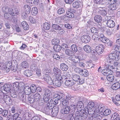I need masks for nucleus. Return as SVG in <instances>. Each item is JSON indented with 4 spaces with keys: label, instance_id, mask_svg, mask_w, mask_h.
Instances as JSON below:
<instances>
[{
    "label": "nucleus",
    "instance_id": "obj_45",
    "mask_svg": "<svg viewBox=\"0 0 120 120\" xmlns=\"http://www.w3.org/2000/svg\"><path fill=\"white\" fill-rule=\"evenodd\" d=\"M111 112V110L109 109H106L104 112H103V114L105 116L109 115L110 114Z\"/></svg>",
    "mask_w": 120,
    "mask_h": 120
},
{
    "label": "nucleus",
    "instance_id": "obj_2",
    "mask_svg": "<svg viewBox=\"0 0 120 120\" xmlns=\"http://www.w3.org/2000/svg\"><path fill=\"white\" fill-rule=\"evenodd\" d=\"M51 94V91L47 90H46L44 96V99L45 102L47 103V106L46 109H45V111L46 113L48 114H49L51 113L52 108V103L51 104V102L49 101L50 100V101L52 100V99L50 98V96Z\"/></svg>",
    "mask_w": 120,
    "mask_h": 120
},
{
    "label": "nucleus",
    "instance_id": "obj_10",
    "mask_svg": "<svg viewBox=\"0 0 120 120\" xmlns=\"http://www.w3.org/2000/svg\"><path fill=\"white\" fill-rule=\"evenodd\" d=\"M82 3L81 2L76 1L73 3V7L75 8H78L81 7Z\"/></svg>",
    "mask_w": 120,
    "mask_h": 120
},
{
    "label": "nucleus",
    "instance_id": "obj_11",
    "mask_svg": "<svg viewBox=\"0 0 120 120\" xmlns=\"http://www.w3.org/2000/svg\"><path fill=\"white\" fill-rule=\"evenodd\" d=\"M24 12L27 15L30 13L31 11L30 7L28 5H25L24 7Z\"/></svg>",
    "mask_w": 120,
    "mask_h": 120
},
{
    "label": "nucleus",
    "instance_id": "obj_19",
    "mask_svg": "<svg viewBox=\"0 0 120 120\" xmlns=\"http://www.w3.org/2000/svg\"><path fill=\"white\" fill-rule=\"evenodd\" d=\"M33 97L34 101L36 102L39 101L41 98L40 95L38 93L35 94L34 95Z\"/></svg>",
    "mask_w": 120,
    "mask_h": 120
},
{
    "label": "nucleus",
    "instance_id": "obj_38",
    "mask_svg": "<svg viewBox=\"0 0 120 120\" xmlns=\"http://www.w3.org/2000/svg\"><path fill=\"white\" fill-rule=\"evenodd\" d=\"M21 66L22 68H26L29 67V65L27 62L25 61L22 62V63Z\"/></svg>",
    "mask_w": 120,
    "mask_h": 120
},
{
    "label": "nucleus",
    "instance_id": "obj_52",
    "mask_svg": "<svg viewBox=\"0 0 120 120\" xmlns=\"http://www.w3.org/2000/svg\"><path fill=\"white\" fill-rule=\"evenodd\" d=\"M65 52L66 54L69 56H72V54H73V52L71 51L70 49H67L65 51Z\"/></svg>",
    "mask_w": 120,
    "mask_h": 120
},
{
    "label": "nucleus",
    "instance_id": "obj_35",
    "mask_svg": "<svg viewBox=\"0 0 120 120\" xmlns=\"http://www.w3.org/2000/svg\"><path fill=\"white\" fill-rule=\"evenodd\" d=\"M44 28L46 30H48L49 29L50 25L47 22H45L43 24Z\"/></svg>",
    "mask_w": 120,
    "mask_h": 120
},
{
    "label": "nucleus",
    "instance_id": "obj_40",
    "mask_svg": "<svg viewBox=\"0 0 120 120\" xmlns=\"http://www.w3.org/2000/svg\"><path fill=\"white\" fill-rule=\"evenodd\" d=\"M59 42L60 41L57 39L54 38L52 41V44L54 45H58Z\"/></svg>",
    "mask_w": 120,
    "mask_h": 120
},
{
    "label": "nucleus",
    "instance_id": "obj_25",
    "mask_svg": "<svg viewBox=\"0 0 120 120\" xmlns=\"http://www.w3.org/2000/svg\"><path fill=\"white\" fill-rule=\"evenodd\" d=\"M24 91L25 94L26 95L30 94L31 92L30 88L28 86H26L25 87Z\"/></svg>",
    "mask_w": 120,
    "mask_h": 120
},
{
    "label": "nucleus",
    "instance_id": "obj_37",
    "mask_svg": "<svg viewBox=\"0 0 120 120\" xmlns=\"http://www.w3.org/2000/svg\"><path fill=\"white\" fill-rule=\"evenodd\" d=\"M31 91L32 93H34L36 92L37 90L36 86L34 85H32L30 87Z\"/></svg>",
    "mask_w": 120,
    "mask_h": 120
},
{
    "label": "nucleus",
    "instance_id": "obj_20",
    "mask_svg": "<svg viewBox=\"0 0 120 120\" xmlns=\"http://www.w3.org/2000/svg\"><path fill=\"white\" fill-rule=\"evenodd\" d=\"M99 10L98 11V13L102 15L105 16L106 15L107 13L106 11L104 8H100Z\"/></svg>",
    "mask_w": 120,
    "mask_h": 120
},
{
    "label": "nucleus",
    "instance_id": "obj_27",
    "mask_svg": "<svg viewBox=\"0 0 120 120\" xmlns=\"http://www.w3.org/2000/svg\"><path fill=\"white\" fill-rule=\"evenodd\" d=\"M60 67L61 69L63 71H66L68 69V67L67 65L64 63L61 64L60 65Z\"/></svg>",
    "mask_w": 120,
    "mask_h": 120
},
{
    "label": "nucleus",
    "instance_id": "obj_42",
    "mask_svg": "<svg viewBox=\"0 0 120 120\" xmlns=\"http://www.w3.org/2000/svg\"><path fill=\"white\" fill-rule=\"evenodd\" d=\"M107 79L108 81L112 82L114 79V77L112 74H111L107 76Z\"/></svg>",
    "mask_w": 120,
    "mask_h": 120
},
{
    "label": "nucleus",
    "instance_id": "obj_26",
    "mask_svg": "<svg viewBox=\"0 0 120 120\" xmlns=\"http://www.w3.org/2000/svg\"><path fill=\"white\" fill-rule=\"evenodd\" d=\"M94 20L98 23L101 22L102 20V18L100 15H97L94 17Z\"/></svg>",
    "mask_w": 120,
    "mask_h": 120
},
{
    "label": "nucleus",
    "instance_id": "obj_22",
    "mask_svg": "<svg viewBox=\"0 0 120 120\" xmlns=\"http://www.w3.org/2000/svg\"><path fill=\"white\" fill-rule=\"evenodd\" d=\"M5 66L7 71H9L11 69L12 66V64L11 61H7L6 63Z\"/></svg>",
    "mask_w": 120,
    "mask_h": 120
},
{
    "label": "nucleus",
    "instance_id": "obj_17",
    "mask_svg": "<svg viewBox=\"0 0 120 120\" xmlns=\"http://www.w3.org/2000/svg\"><path fill=\"white\" fill-rule=\"evenodd\" d=\"M107 25L110 28H113L115 26V23L114 22L111 20H108L107 22Z\"/></svg>",
    "mask_w": 120,
    "mask_h": 120
},
{
    "label": "nucleus",
    "instance_id": "obj_62",
    "mask_svg": "<svg viewBox=\"0 0 120 120\" xmlns=\"http://www.w3.org/2000/svg\"><path fill=\"white\" fill-rule=\"evenodd\" d=\"M53 57L54 59L57 60H59L60 59V56L56 53L53 54Z\"/></svg>",
    "mask_w": 120,
    "mask_h": 120
},
{
    "label": "nucleus",
    "instance_id": "obj_41",
    "mask_svg": "<svg viewBox=\"0 0 120 120\" xmlns=\"http://www.w3.org/2000/svg\"><path fill=\"white\" fill-rule=\"evenodd\" d=\"M109 8V9L113 11L117 9V7L115 4H110Z\"/></svg>",
    "mask_w": 120,
    "mask_h": 120
},
{
    "label": "nucleus",
    "instance_id": "obj_56",
    "mask_svg": "<svg viewBox=\"0 0 120 120\" xmlns=\"http://www.w3.org/2000/svg\"><path fill=\"white\" fill-rule=\"evenodd\" d=\"M19 86V83L18 82H14L13 84V87L14 89H17Z\"/></svg>",
    "mask_w": 120,
    "mask_h": 120
},
{
    "label": "nucleus",
    "instance_id": "obj_7",
    "mask_svg": "<svg viewBox=\"0 0 120 120\" xmlns=\"http://www.w3.org/2000/svg\"><path fill=\"white\" fill-rule=\"evenodd\" d=\"M9 13L13 16H17L19 14L18 9L15 8L13 9L11 8H10L9 10Z\"/></svg>",
    "mask_w": 120,
    "mask_h": 120
},
{
    "label": "nucleus",
    "instance_id": "obj_5",
    "mask_svg": "<svg viewBox=\"0 0 120 120\" xmlns=\"http://www.w3.org/2000/svg\"><path fill=\"white\" fill-rule=\"evenodd\" d=\"M63 78L61 76L59 77L56 76V78L54 79V81H53V86L56 87H59L61 85V82L62 81Z\"/></svg>",
    "mask_w": 120,
    "mask_h": 120
},
{
    "label": "nucleus",
    "instance_id": "obj_28",
    "mask_svg": "<svg viewBox=\"0 0 120 120\" xmlns=\"http://www.w3.org/2000/svg\"><path fill=\"white\" fill-rule=\"evenodd\" d=\"M84 50L87 53L90 52H91V49L90 46L88 45H85L83 48Z\"/></svg>",
    "mask_w": 120,
    "mask_h": 120
},
{
    "label": "nucleus",
    "instance_id": "obj_33",
    "mask_svg": "<svg viewBox=\"0 0 120 120\" xmlns=\"http://www.w3.org/2000/svg\"><path fill=\"white\" fill-rule=\"evenodd\" d=\"M24 74L28 77H30L32 74L31 71L30 70H26L24 72Z\"/></svg>",
    "mask_w": 120,
    "mask_h": 120
},
{
    "label": "nucleus",
    "instance_id": "obj_16",
    "mask_svg": "<svg viewBox=\"0 0 120 120\" xmlns=\"http://www.w3.org/2000/svg\"><path fill=\"white\" fill-rule=\"evenodd\" d=\"M120 116L117 112H115L113 113L110 118V120H117L118 118L120 117Z\"/></svg>",
    "mask_w": 120,
    "mask_h": 120
},
{
    "label": "nucleus",
    "instance_id": "obj_59",
    "mask_svg": "<svg viewBox=\"0 0 120 120\" xmlns=\"http://www.w3.org/2000/svg\"><path fill=\"white\" fill-rule=\"evenodd\" d=\"M91 32L94 34H97L98 33V31L97 29L94 27H93L91 29Z\"/></svg>",
    "mask_w": 120,
    "mask_h": 120
},
{
    "label": "nucleus",
    "instance_id": "obj_47",
    "mask_svg": "<svg viewBox=\"0 0 120 120\" xmlns=\"http://www.w3.org/2000/svg\"><path fill=\"white\" fill-rule=\"evenodd\" d=\"M0 69L2 70H5L6 69V66L5 63L3 62H1L0 63Z\"/></svg>",
    "mask_w": 120,
    "mask_h": 120
},
{
    "label": "nucleus",
    "instance_id": "obj_55",
    "mask_svg": "<svg viewBox=\"0 0 120 120\" xmlns=\"http://www.w3.org/2000/svg\"><path fill=\"white\" fill-rule=\"evenodd\" d=\"M11 15L10 14H9L8 13H5L4 14V18L7 19H10L11 16Z\"/></svg>",
    "mask_w": 120,
    "mask_h": 120
},
{
    "label": "nucleus",
    "instance_id": "obj_32",
    "mask_svg": "<svg viewBox=\"0 0 120 120\" xmlns=\"http://www.w3.org/2000/svg\"><path fill=\"white\" fill-rule=\"evenodd\" d=\"M63 110L64 111V113L68 114L70 111V106H65Z\"/></svg>",
    "mask_w": 120,
    "mask_h": 120
},
{
    "label": "nucleus",
    "instance_id": "obj_9",
    "mask_svg": "<svg viewBox=\"0 0 120 120\" xmlns=\"http://www.w3.org/2000/svg\"><path fill=\"white\" fill-rule=\"evenodd\" d=\"M4 99L5 103L8 105H10L12 104V100L9 96L6 95L4 97Z\"/></svg>",
    "mask_w": 120,
    "mask_h": 120
},
{
    "label": "nucleus",
    "instance_id": "obj_13",
    "mask_svg": "<svg viewBox=\"0 0 120 120\" xmlns=\"http://www.w3.org/2000/svg\"><path fill=\"white\" fill-rule=\"evenodd\" d=\"M53 71L55 75H56V76H57L58 77H59L60 75L61 76V71L59 68H54L53 69Z\"/></svg>",
    "mask_w": 120,
    "mask_h": 120
},
{
    "label": "nucleus",
    "instance_id": "obj_64",
    "mask_svg": "<svg viewBox=\"0 0 120 120\" xmlns=\"http://www.w3.org/2000/svg\"><path fill=\"white\" fill-rule=\"evenodd\" d=\"M97 53L96 50H93L91 51V54L93 56H94L96 55Z\"/></svg>",
    "mask_w": 120,
    "mask_h": 120
},
{
    "label": "nucleus",
    "instance_id": "obj_39",
    "mask_svg": "<svg viewBox=\"0 0 120 120\" xmlns=\"http://www.w3.org/2000/svg\"><path fill=\"white\" fill-rule=\"evenodd\" d=\"M72 60L75 63H80V60L77 57H75L74 56H73L72 58Z\"/></svg>",
    "mask_w": 120,
    "mask_h": 120
},
{
    "label": "nucleus",
    "instance_id": "obj_3",
    "mask_svg": "<svg viewBox=\"0 0 120 120\" xmlns=\"http://www.w3.org/2000/svg\"><path fill=\"white\" fill-rule=\"evenodd\" d=\"M105 69L103 70L102 71V73L105 75L107 76L109 75L112 74L113 73L112 71H116L117 68H114L112 66L111 64H108L105 66Z\"/></svg>",
    "mask_w": 120,
    "mask_h": 120
},
{
    "label": "nucleus",
    "instance_id": "obj_29",
    "mask_svg": "<svg viewBox=\"0 0 120 120\" xmlns=\"http://www.w3.org/2000/svg\"><path fill=\"white\" fill-rule=\"evenodd\" d=\"M66 15L67 17L69 18H73L74 17L73 13L69 11H67Z\"/></svg>",
    "mask_w": 120,
    "mask_h": 120
},
{
    "label": "nucleus",
    "instance_id": "obj_31",
    "mask_svg": "<svg viewBox=\"0 0 120 120\" xmlns=\"http://www.w3.org/2000/svg\"><path fill=\"white\" fill-rule=\"evenodd\" d=\"M52 27L53 29L57 30H61V27L58 24H53L52 25Z\"/></svg>",
    "mask_w": 120,
    "mask_h": 120
},
{
    "label": "nucleus",
    "instance_id": "obj_60",
    "mask_svg": "<svg viewBox=\"0 0 120 120\" xmlns=\"http://www.w3.org/2000/svg\"><path fill=\"white\" fill-rule=\"evenodd\" d=\"M87 64L89 67L91 68H94L95 66V65L90 62H87Z\"/></svg>",
    "mask_w": 120,
    "mask_h": 120
},
{
    "label": "nucleus",
    "instance_id": "obj_1",
    "mask_svg": "<svg viewBox=\"0 0 120 120\" xmlns=\"http://www.w3.org/2000/svg\"><path fill=\"white\" fill-rule=\"evenodd\" d=\"M104 108V106L103 104H100L97 106H95L93 108L94 111H92V113L90 111L89 114L90 115H92V117L93 118L98 117L99 119H100L103 116V111Z\"/></svg>",
    "mask_w": 120,
    "mask_h": 120
},
{
    "label": "nucleus",
    "instance_id": "obj_50",
    "mask_svg": "<svg viewBox=\"0 0 120 120\" xmlns=\"http://www.w3.org/2000/svg\"><path fill=\"white\" fill-rule=\"evenodd\" d=\"M69 101L65 99L62 101V104L64 106H68L69 103Z\"/></svg>",
    "mask_w": 120,
    "mask_h": 120
},
{
    "label": "nucleus",
    "instance_id": "obj_8",
    "mask_svg": "<svg viewBox=\"0 0 120 120\" xmlns=\"http://www.w3.org/2000/svg\"><path fill=\"white\" fill-rule=\"evenodd\" d=\"M72 79L74 81L78 82H79V83H78L79 84H82V80H81L80 77L76 75H73L72 77Z\"/></svg>",
    "mask_w": 120,
    "mask_h": 120
},
{
    "label": "nucleus",
    "instance_id": "obj_63",
    "mask_svg": "<svg viewBox=\"0 0 120 120\" xmlns=\"http://www.w3.org/2000/svg\"><path fill=\"white\" fill-rule=\"evenodd\" d=\"M83 72H84V73H83V76L86 77L88 76V73L87 70L84 69V70H83Z\"/></svg>",
    "mask_w": 120,
    "mask_h": 120
},
{
    "label": "nucleus",
    "instance_id": "obj_46",
    "mask_svg": "<svg viewBox=\"0 0 120 120\" xmlns=\"http://www.w3.org/2000/svg\"><path fill=\"white\" fill-rule=\"evenodd\" d=\"M58 112V110H56L55 109H52L51 113L52 115L54 116L57 115Z\"/></svg>",
    "mask_w": 120,
    "mask_h": 120
},
{
    "label": "nucleus",
    "instance_id": "obj_15",
    "mask_svg": "<svg viewBox=\"0 0 120 120\" xmlns=\"http://www.w3.org/2000/svg\"><path fill=\"white\" fill-rule=\"evenodd\" d=\"M120 84V80L113 84L112 86V88L113 90H116L119 88Z\"/></svg>",
    "mask_w": 120,
    "mask_h": 120
},
{
    "label": "nucleus",
    "instance_id": "obj_49",
    "mask_svg": "<svg viewBox=\"0 0 120 120\" xmlns=\"http://www.w3.org/2000/svg\"><path fill=\"white\" fill-rule=\"evenodd\" d=\"M65 99H64L65 100H67L68 101L69 100H71V95L67 93L65 94Z\"/></svg>",
    "mask_w": 120,
    "mask_h": 120
},
{
    "label": "nucleus",
    "instance_id": "obj_61",
    "mask_svg": "<svg viewBox=\"0 0 120 120\" xmlns=\"http://www.w3.org/2000/svg\"><path fill=\"white\" fill-rule=\"evenodd\" d=\"M116 0H109L108 3L109 4H116Z\"/></svg>",
    "mask_w": 120,
    "mask_h": 120
},
{
    "label": "nucleus",
    "instance_id": "obj_14",
    "mask_svg": "<svg viewBox=\"0 0 120 120\" xmlns=\"http://www.w3.org/2000/svg\"><path fill=\"white\" fill-rule=\"evenodd\" d=\"M74 84V82L72 80H67L65 82V85L68 86H72Z\"/></svg>",
    "mask_w": 120,
    "mask_h": 120
},
{
    "label": "nucleus",
    "instance_id": "obj_48",
    "mask_svg": "<svg viewBox=\"0 0 120 120\" xmlns=\"http://www.w3.org/2000/svg\"><path fill=\"white\" fill-rule=\"evenodd\" d=\"M51 77L48 74H45L44 75V77H43V79L46 82L48 80L50 79Z\"/></svg>",
    "mask_w": 120,
    "mask_h": 120
},
{
    "label": "nucleus",
    "instance_id": "obj_18",
    "mask_svg": "<svg viewBox=\"0 0 120 120\" xmlns=\"http://www.w3.org/2000/svg\"><path fill=\"white\" fill-rule=\"evenodd\" d=\"M4 90L7 92H9L11 90L10 85L8 84H6L3 86Z\"/></svg>",
    "mask_w": 120,
    "mask_h": 120
},
{
    "label": "nucleus",
    "instance_id": "obj_21",
    "mask_svg": "<svg viewBox=\"0 0 120 120\" xmlns=\"http://www.w3.org/2000/svg\"><path fill=\"white\" fill-rule=\"evenodd\" d=\"M90 37L88 35H85L83 36V42L85 43L88 42L90 41Z\"/></svg>",
    "mask_w": 120,
    "mask_h": 120
},
{
    "label": "nucleus",
    "instance_id": "obj_30",
    "mask_svg": "<svg viewBox=\"0 0 120 120\" xmlns=\"http://www.w3.org/2000/svg\"><path fill=\"white\" fill-rule=\"evenodd\" d=\"M112 49L113 50L119 53L120 52V46L117 45H114L113 46Z\"/></svg>",
    "mask_w": 120,
    "mask_h": 120
},
{
    "label": "nucleus",
    "instance_id": "obj_53",
    "mask_svg": "<svg viewBox=\"0 0 120 120\" xmlns=\"http://www.w3.org/2000/svg\"><path fill=\"white\" fill-rule=\"evenodd\" d=\"M65 12V10L63 8H60L58 10L57 13L58 14L60 15L64 13Z\"/></svg>",
    "mask_w": 120,
    "mask_h": 120
},
{
    "label": "nucleus",
    "instance_id": "obj_12",
    "mask_svg": "<svg viewBox=\"0 0 120 120\" xmlns=\"http://www.w3.org/2000/svg\"><path fill=\"white\" fill-rule=\"evenodd\" d=\"M96 49L97 53L99 54H101L103 51V46L102 45H99L96 47Z\"/></svg>",
    "mask_w": 120,
    "mask_h": 120
},
{
    "label": "nucleus",
    "instance_id": "obj_43",
    "mask_svg": "<svg viewBox=\"0 0 120 120\" xmlns=\"http://www.w3.org/2000/svg\"><path fill=\"white\" fill-rule=\"evenodd\" d=\"M101 41L105 43H108L110 42V40L109 39L105 37H104L103 38H102Z\"/></svg>",
    "mask_w": 120,
    "mask_h": 120
},
{
    "label": "nucleus",
    "instance_id": "obj_58",
    "mask_svg": "<svg viewBox=\"0 0 120 120\" xmlns=\"http://www.w3.org/2000/svg\"><path fill=\"white\" fill-rule=\"evenodd\" d=\"M59 99L62 101L64 99L65 94H59Z\"/></svg>",
    "mask_w": 120,
    "mask_h": 120
},
{
    "label": "nucleus",
    "instance_id": "obj_6",
    "mask_svg": "<svg viewBox=\"0 0 120 120\" xmlns=\"http://www.w3.org/2000/svg\"><path fill=\"white\" fill-rule=\"evenodd\" d=\"M109 59L107 61L110 63L113 60L119 59V57L118 56V55L115 53H111L109 55Z\"/></svg>",
    "mask_w": 120,
    "mask_h": 120
},
{
    "label": "nucleus",
    "instance_id": "obj_54",
    "mask_svg": "<svg viewBox=\"0 0 120 120\" xmlns=\"http://www.w3.org/2000/svg\"><path fill=\"white\" fill-rule=\"evenodd\" d=\"M9 8L7 7H4L2 8V11L4 12L7 13L8 12L9 13Z\"/></svg>",
    "mask_w": 120,
    "mask_h": 120
},
{
    "label": "nucleus",
    "instance_id": "obj_23",
    "mask_svg": "<svg viewBox=\"0 0 120 120\" xmlns=\"http://www.w3.org/2000/svg\"><path fill=\"white\" fill-rule=\"evenodd\" d=\"M22 26L25 30H27L29 28V26L27 22L25 21H22L21 23Z\"/></svg>",
    "mask_w": 120,
    "mask_h": 120
},
{
    "label": "nucleus",
    "instance_id": "obj_44",
    "mask_svg": "<svg viewBox=\"0 0 120 120\" xmlns=\"http://www.w3.org/2000/svg\"><path fill=\"white\" fill-rule=\"evenodd\" d=\"M24 116L26 119H29L31 117V115L30 113L26 112L24 114Z\"/></svg>",
    "mask_w": 120,
    "mask_h": 120
},
{
    "label": "nucleus",
    "instance_id": "obj_57",
    "mask_svg": "<svg viewBox=\"0 0 120 120\" xmlns=\"http://www.w3.org/2000/svg\"><path fill=\"white\" fill-rule=\"evenodd\" d=\"M29 19L30 21L32 24L35 23L36 22V20L32 16H29Z\"/></svg>",
    "mask_w": 120,
    "mask_h": 120
},
{
    "label": "nucleus",
    "instance_id": "obj_4",
    "mask_svg": "<svg viewBox=\"0 0 120 120\" xmlns=\"http://www.w3.org/2000/svg\"><path fill=\"white\" fill-rule=\"evenodd\" d=\"M94 102L92 101H90L88 103L87 107H85L84 108L83 111L84 112H83V116H85V118L87 116V114L88 113L89 114V112L90 111L91 113L92 112L94 111V110L92 109L94 107Z\"/></svg>",
    "mask_w": 120,
    "mask_h": 120
},
{
    "label": "nucleus",
    "instance_id": "obj_34",
    "mask_svg": "<svg viewBox=\"0 0 120 120\" xmlns=\"http://www.w3.org/2000/svg\"><path fill=\"white\" fill-rule=\"evenodd\" d=\"M61 48L60 46L59 45H55L53 46L54 50L57 52H59L61 50Z\"/></svg>",
    "mask_w": 120,
    "mask_h": 120
},
{
    "label": "nucleus",
    "instance_id": "obj_24",
    "mask_svg": "<svg viewBox=\"0 0 120 120\" xmlns=\"http://www.w3.org/2000/svg\"><path fill=\"white\" fill-rule=\"evenodd\" d=\"M38 13V10L35 7H33L31 11V14L34 16H35Z\"/></svg>",
    "mask_w": 120,
    "mask_h": 120
},
{
    "label": "nucleus",
    "instance_id": "obj_36",
    "mask_svg": "<svg viewBox=\"0 0 120 120\" xmlns=\"http://www.w3.org/2000/svg\"><path fill=\"white\" fill-rule=\"evenodd\" d=\"M31 69L32 71L35 72L38 68L37 66L34 64H32L30 66Z\"/></svg>",
    "mask_w": 120,
    "mask_h": 120
},
{
    "label": "nucleus",
    "instance_id": "obj_51",
    "mask_svg": "<svg viewBox=\"0 0 120 120\" xmlns=\"http://www.w3.org/2000/svg\"><path fill=\"white\" fill-rule=\"evenodd\" d=\"M71 47L73 51L75 52H76L77 50V48L76 45L75 44H73L71 45Z\"/></svg>",
    "mask_w": 120,
    "mask_h": 120
}]
</instances>
